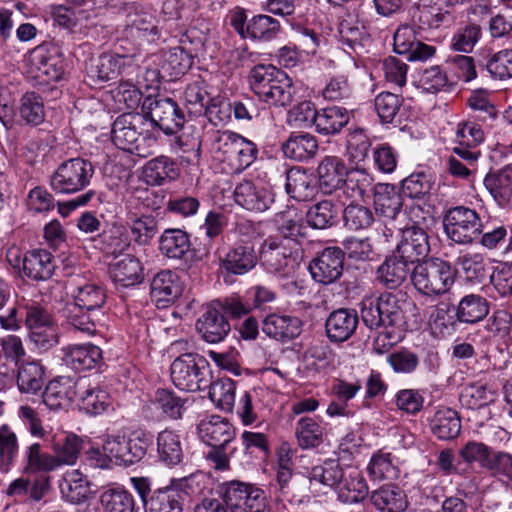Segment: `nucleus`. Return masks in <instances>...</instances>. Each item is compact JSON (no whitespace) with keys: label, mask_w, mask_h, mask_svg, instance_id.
<instances>
[{"label":"nucleus","mask_w":512,"mask_h":512,"mask_svg":"<svg viewBox=\"0 0 512 512\" xmlns=\"http://www.w3.org/2000/svg\"><path fill=\"white\" fill-rule=\"evenodd\" d=\"M295 93L292 79L283 71L261 101L269 106L286 107L292 103Z\"/></svg>","instance_id":"obj_49"},{"label":"nucleus","mask_w":512,"mask_h":512,"mask_svg":"<svg viewBox=\"0 0 512 512\" xmlns=\"http://www.w3.org/2000/svg\"><path fill=\"white\" fill-rule=\"evenodd\" d=\"M110 276L123 287L138 284L143 279V267L138 258L125 255L110 267Z\"/></svg>","instance_id":"obj_38"},{"label":"nucleus","mask_w":512,"mask_h":512,"mask_svg":"<svg viewBox=\"0 0 512 512\" xmlns=\"http://www.w3.org/2000/svg\"><path fill=\"white\" fill-rule=\"evenodd\" d=\"M489 312V301L475 293L464 295L455 307L456 319L465 324L479 323L488 316Z\"/></svg>","instance_id":"obj_28"},{"label":"nucleus","mask_w":512,"mask_h":512,"mask_svg":"<svg viewBox=\"0 0 512 512\" xmlns=\"http://www.w3.org/2000/svg\"><path fill=\"white\" fill-rule=\"evenodd\" d=\"M63 498L73 504L88 500L90 487L87 477L79 470L67 472L59 485Z\"/></svg>","instance_id":"obj_40"},{"label":"nucleus","mask_w":512,"mask_h":512,"mask_svg":"<svg viewBox=\"0 0 512 512\" xmlns=\"http://www.w3.org/2000/svg\"><path fill=\"white\" fill-rule=\"evenodd\" d=\"M104 512H137L138 507L132 493L124 488H109L100 495Z\"/></svg>","instance_id":"obj_47"},{"label":"nucleus","mask_w":512,"mask_h":512,"mask_svg":"<svg viewBox=\"0 0 512 512\" xmlns=\"http://www.w3.org/2000/svg\"><path fill=\"white\" fill-rule=\"evenodd\" d=\"M190 247L189 234L179 228H168L159 238V250L169 259L182 260L190 251Z\"/></svg>","instance_id":"obj_34"},{"label":"nucleus","mask_w":512,"mask_h":512,"mask_svg":"<svg viewBox=\"0 0 512 512\" xmlns=\"http://www.w3.org/2000/svg\"><path fill=\"white\" fill-rule=\"evenodd\" d=\"M125 32L129 37L145 39L148 42H155L161 37L156 17L135 5L128 8Z\"/></svg>","instance_id":"obj_16"},{"label":"nucleus","mask_w":512,"mask_h":512,"mask_svg":"<svg viewBox=\"0 0 512 512\" xmlns=\"http://www.w3.org/2000/svg\"><path fill=\"white\" fill-rule=\"evenodd\" d=\"M398 229L401 231V239L394 252L406 262L421 263L420 260L426 258L430 252L429 237L426 230L418 225Z\"/></svg>","instance_id":"obj_12"},{"label":"nucleus","mask_w":512,"mask_h":512,"mask_svg":"<svg viewBox=\"0 0 512 512\" xmlns=\"http://www.w3.org/2000/svg\"><path fill=\"white\" fill-rule=\"evenodd\" d=\"M484 185L499 205L507 204L512 197V167L506 166L498 172L487 174Z\"/></svg>","instance_id":"obj_42"},{"label":"nucleus","mask_w":512,"mask_h":512,"mask_svg":"<svg viewBox=\"0 0 512 512\" xmlns=\"http://www.w3.org/2000/svg\"><path fill=\"white\" fill-rule=\"evenodd\" d=\"M2 351L5 357L2 366L6 369L2 371V380L7 379V381L13 382L16 368L25 354L20 338L12 335L2 338Z\"/></svg>","instance_id":"obj_61"},{"label":"nucleus","mask_w":512,"mask_h":512,"mask_svg":"<svg viewBox=\"0 0 512 512\" xmlns=\"http://www.w3.org/2000/svg\"><path fill=\"white\" fill-rule=\"evenodd\" d=\"M258 262L257 253L249 243H236L220 258L221 268L228 274L244 275Z\"/></svg>","instance_id":"obj_21"},{"label":"nucleus","mask_w":512,"mask_h":512,"mask_svg":"<svg viewBox=\"0 0 512 512\" xmlns=\"http://www.w3.org/2000/svg\"><path fill=\"white\" fill-rule=\"evenodd\" d=\"M411 279L417 291L429 297L446 294L455 282V271L448 261L430 258L414 266Z\"/></svg>","instance_id":"obj_3"},{"label":"nucleus","mask_w":512,"mask_h":512,"mask_svg":"<svg viewBox=\"0 0 512 512\" xmlns=\"http://www.w3.org/2000/svg\"><path fill=\"white\" fill-rule=\"evenodd\" d=\"M323 435V427L311 417H302L296 423L295 436L302 449L318 447L323 442Z\"/></svg>","instance_id":"obj_55"},{"label":"nucleus","mask_w":512,"mask_h":512,"mask_svg":"<svg viewBox=\"0 0 512 512\" xmlns=\"http://www.w3.org/2000/svg\"><path fill=\"white\" fill-rule=\"evenodd\" d=\"M359 307L362 322L370 330L394 327L402 319L401 302L393 293L365 296Z\"/></svg>","instance_id":"obj_5"},{"label":"nucleus","mask_w":512,"mask_h":512,"mask_svg":"<svg viewBox=\"0 0 512 512\" xmlns=\"http://www.w3.org/2000/svg\"><path fill=\"white\" fill-rule=\"evenodd\" d=\"M372 505L380 512H403L408 502L404 491L397 485H383L370 495Z\"/></svg>","instance_id":"obj_32"},{"label":"nucleus","mask_w":512,"mask_h":512,"mask_svg":"<svg viewBox=\"0 0 512 512\" xmlns=\"http://www.w3.org/2000/svg\"><path fill=\"white\" fill-rule=\"evenodd\" d=\"M443 226L448 239L461 245L475 242L484 229L478 212L466 206L450 208L444 215Z\"/></svg>","instance_id":"obj_7"},{"label":"nucleus","mask_w":512,"mask_h":512,"mask_svg":"<svg viewBox=\"0 0 512 512\" xmlns=\"http://www.w3.org/2000/svg\"><path fill=\"white\" fill-rule=\"evenodd\" d=\"M369 477L375 481L393 480L399 476L396 458L382 451L374 454L367 467Z\"/></svg>","instance_id":"obj_52"},{"label":"nucleus","mask_w":512,"mask_h":512,"mask_svg":"<svg viewBox=\"0 0 512 512\" xmlns=\"http://www.w3.org/2000/svg\"><path fill=\"white\" fill-rule=\"evenodd\" d=\"M281 31L280 22L269 15L259 14L248 21L247 38L260 41H271Z\"/></svg>","instance_id":"obj_57"},{"label":"nucleus","mask_w":512,"mask_h":512,"mask_svg":"<svg viewBox=\"0 0 512 512\" xmlns=\"http://www.w3.org/2000/svg\"><path fill=\"white\" fill-rule=\"evenodd\" d=\"M368 493V485L361 472L347 466L343 481L338 488L339 499L343 503H358L363 501Z\"/></svg>","instance_id":"obj_37"},{"label":"nucleus","mask_w":512,"mask_h":512,"mask_svg":"<svg viewBox=\"0 0 512 512\" xmlns=\"http://www.w3.org/2000/svg\"><path fill=\"white\" fill-rule=\"evenodd\" d=\"M480 66L485 67L491 77L504 80L512 77V49H504L494 53L485 63Z\"/></svg>","instance_id":"obj_64"},{"label":"nucleus","mask_w":512,"mask_h":512,"mask_svg":"<svg viewBox=\"0 0 512 512\" xmlns=\"http://www.w3.org/2000/svg\"><path fill=\"white\" fill-rule=\"evenodd\" d=\"M56 268L53 255L44 249L28 251L23 257V272L34 281H45L52 277Z\"/></svg>","instance_id":"obj_27"},{"label":"nucleus","mask_w":512,"mask_h":512,"mask_svg":"<svg viewBox=\"0 0 512 512\" xmlns=\"http://www.w3.org/2000/svg\"><path fill=\"white\" fill-rule=\"evenodd\" d=\"M337 216V205L331 200H322L308 209L306 221L314 229H327L334 225Z\"/></svg>","instance_id":"obj_56"},{"label":"nucleus","mask_w":512,"mask_h":512,"mask_svg":"<svg viewBox=\"0 0 512 512\" xmlns=\"http://www.w3.org/2000/svg\"><path fill=\"white\" fill-rule=\"evenodd\" d=\"M183 288L179 276L171 270L158 272L151 282V297L158 306L165 307L174 302Z\"/></svg>","instance_id":"obj_23"},{"label":"nucleus","mask_w":512,"mask_h":512,"mask_svg":"<svg viewBox=\"0 0 512 512\" xmlns=\"http://www.w3.org/2000/svg\"><path fill=\"white\" fill-rule=\"evenodd\" d=\"M142 107L148 110L149 127L157 126L165 134L177 133L185 123V115L178 104L167 97H146Z\"/></svg>","instance_id":"obj_9"},{"label":"nucleus","mask_w":512,"mask_h":512,"mask_svg":"<svg viewBox=\"0 0 512 512\" xmlns=\"http://www.w3.org/2000/svg\"><path fill=\"white\" fill-rule=\"evenodd\" d=\"M35 58L37 59L39 72L45 75L48 80L58 81L62 79L66 63L57 47L45 48L44 46H39L35 50Z\"/></svg>","instance_id":"obj_35"},{"label":"nucleus","mask_w":512,"mask_h":512,"mask_svg":"<svg viewBox=\"0 0 512 512\" xmlns=\"http://www.w3.org/2000/svg\"><path fill=\"white\" fill-rule=\"evenodd\" d=\"M82 388L78 390L79 406L87 414L98 415L105 412L109 406V396L106 391L91 387L86 379L82 378Z\"/></svg>","instance_id":"obj_44"},{"label":"nucleus","mask_w":512,"mask_h":512,"mask_svg":"<svg viewBox=\"0 0 512 512\" xmlns=\"http://www.w3.org/2000/svg\"><path fill=\"white\" fill-rule=\"evenodd\" d=\"M346 467H343L337 459H327L322 464L313 466L307 479L309 484L316 481L332 489L339 488L345 475Z\"/></svg>","instance_id":"obj_43"},{"label":"nucleus","mask_w":512,"mask_h":512,"mask_svg":"<svg viewBox=\"0 0 512 512\" xmlns=\"http://www.w3.org/2000/svg\"><path fill=\"white\" fill-rule=\"evenodd\" d=\"M348 170L344 161L337 156L324 157L318 167L319 187L324 194L337 192Z\"/></svg>","instance_id":"obj_25"},{"label":"nucleus","mask_w":512,"mask_h":512,"mask_svg":"<svg viewBox=\"0 0 512 512\" xmlns=\"http://www.w3.org/2000/svg\"><path fill=\"white\" fill-rule=\"evenodd\" d=\"M283 71L273 65L259 64L254 66L249 73V84L252 91L261 100L269 88Z\"/></svg>","instance_id":"obj_60"},{"label":"nucleus","mask_w":512,"mask_h":512,"mask_svg":"<svg viewBox=\"0 0 512 512\" xmlns=\"http://www.w3.org/2000/svg\"><path fill=\"white\" fill-rule=\"evenodd\" d=\"M126 224L130 230L132 239L139 245H147L158 232V221L151 214L128 212Z\"/></svg>","instance_id":"obj_41"},{"label":"nucleus","mask_w":512,"mask_h":512,"mask_svg":"<svg viewBox=\"0 0 512 512\" xmlns=\"http://www.w3.org/2000/svg\"><path fill=\"white\" fill-rule=\"evenodd\" d=\"M144 173L150 183L162 185L177 178L178 168L171 158L161 155L145 165Z\"/></svg>","instance_id":"obj_51"},{"label":"nucleus","mask_w":512,"mask_h":512,"mask_svg":"<svg viewBox=\"0 0 512 512\" xmlns=\"http://www.w3.org/2000/svg\"><path fill=\"white\" fill-rule=\"evenodd\" d=\"M282 151L287 158L305 161L313 158L318 151V142L310 133H292L282 144Z\"/></svg>","instance_id":"obj_36"},{"label":"nucleus","mask_w":512,"mask_h":512,"mask_svg":"<svg viewBox=\"0 0 512 512\" xmlns=\"http://www.w3.org/2000/svg\"><path fill=\"white\" fill-rule=\"evenodd\" d=\"M94 174L92 163L83 158H72L63 162L50 178L53 191L71 194L83 190Z\"/></svg>","instance_id":"obj_8"},{"label":"nucleus","mask_w":512,"mask_h":512,"mask_svg":"<svg viewBox=\"0 0 512 512\" xmlns=\"http://www.w3.org/2000/svg\"><path fill=\"white\" fill-rule=\"evenodd\" d=\"M376 212L389 220H397L402 214L403 197L394 185L378 183L373 188Z\"/></svg>","instance_id":"obj_24"},{"label":"nucleus","mask_w":512,"mask_h":512,"mask_svg":"<svg viewBox=\"0 0 512 512\" xmlns=\"http://www.w3.org/2000/svg\"><path fill=\"white\" fill-rule=\"evenodd\" d=\"M131 58L124 55L103 53L92 57L86 63L87 76L93 81H109L121 75L125 67H130Z\"/></svg>","instance_id":"obj_17"},{"label":"nucleus","mask_w":512,"mask_h":512,"mask_svg":"<svg viewBox=\"0 0 512 512\" xmlns=\"http://www.w3.org/2000/svg\"><path fill=\"white\" fill-rule=\"evenodd\" d=\"M234 199L246 210L264 212L273 204L274 195L262 183L245 180L236 186Z\"/></svg>","instance_id":"obj_14"},{"label":"nucleus","mask_w":512,"mask_h":512,"mask_svg":"<svg viewBox=\"0 0 512 512\" xmlns=\"http://www.w3.org/2000/svg\"><path fill=\"white\" fill-rule=\"evenodd\" d=\"M262 331L270 338L287 343L302 332V321L291 315L272 313L262 321Z\"/></svg>","instance_id":"obj_22"},{"label":"nucleus","mask_w":512,"mask_h":512,"mask_svg":"<svg viewBox=\"0 0 512 512\" xmlns=\"http://www.w3.org/2000/svg\"><path fill=\"white\" fill-rule=\"evenodd\" d=\"M312 181L311 175L298 167H293L286 173L285 189L293 198L305 201L314 194Z\"/></svg>","instance_id":"obj_53"},{"label":"nucleus","mask_w":512,"mask_h":512,"mask_svg":"<svg viewBox=\"0 0 512 512\" xmlns=\"http://www.w3.org/2000/svg\"><path fill=\"white\" fill-rule=\"evenodd\" d=\"M82 445V439L74 433L63 432L53 436L51 440V450L60 467L75 465Z\"/></svg>","instance_id":"obj_30"},{"label":"nucleus","mask_w":512,"mask_h":512,"mask_svg":"<svg viewBox=\"0 0 512 512\" xmlns=\"http://www.w3.org/2000/svg\"><path fill=\"white\" fill-rule=\"evenodd\" d=\"M95 242L97 248L109 255L120 254L129 246L125 230L120 225H112L104 229L98 234Z\"/></svg>","instance_id":"obj_58"},{"label":"nucleus","mask_w":512,"mask_h":512,"mask_svg":"<svg viewBox=\"0 0 512 512\" xmlns=\"http://www.w3.org/2000/svg\"><path fill=\"white\" fill-rule=\"evenodd\" d=\"M461 431V421L456 411L444 408L436 412L432 432L440 440H452L456 438Z\"/></svg>","instance_id":"obj_50"},{"label":"nucleus","mask_w":512,"mask_h":512,"mask_svg":"<svg viewBox=\"0 0 512 512\" xmlns=\"http://www.w3.org/2000/svg\"><path fill=\"white\" fill-rule=\"evenodd\" d=\"M159 459L168 466H175L183 459V450L179 435L171 430L161 431L157 436Z\"/></svg>","instance_id":"obj_48"},{"label":"nucleus","mask_w":512,"mask_h":512,"mask_svg":"<svg viewBox=\"0 0 512 512\" xmlns=\"http://www.w3.org/2000/svg\"><path fill=\"white\" fill-rule=\"evenodd\" d=\"M197 429L200 439L210 447H226L236 435L233 425L218 415L201 420Z\"/></svg>","instance_id":"obj_20"},{"label":"nucleus","mask_w":512,"mask_h":512,"mask_svg":"<svg viewBox=\"0 0 512 512\" xmlns=\"http://www.w3.org/2000/svg\"><path fill=\"white\" fill-rule=\"evenodd\" d=\"M208 395L210 400L219 408L230 411L235 402V383L229 378L210 380Z\"/></svg>","instance_id":"obj_63"},{"label":"nucleus","mask_w":512,"mask_h":512,"mask_svg":"<svg viewBox=\"0 0 512 512\" xmlns=\"http://www.w3.org/2000/svg\"><path fill=\"white\" fill-rule=\"evenodd\" d=\"M250 310L239 298L214 300L203 307V312L196 322V329L207 343L222 342L231 331L227 315L241 317Z\"/></svg>","instance_id":"obj_2"},{"label":"nucleus","mask_w":512,"mask_h":512,"mask_svg":"<svg viewBox=\"0 0 512 512\" xmlns=\"http://www.w3.org/2000/svg\"><path fill=\"white\" fill-rule=\"evenodd\" d=\"M148 120L140 113H123L112 126V141L116 147L133 153V150L148 126Z\"/></svg>","instance_id":"obj_11"},{"label":"nucleus","mask_w":512,"mask_h":512,"mask_svg":"<svg viewBox=\"0 0 512 512\" xmlns=\"http://www.w3.org/2000/svg\"><path fill=\"white\" fill-rule=\"evenodd\" d=\"M102 359V350L91 343L73 344L61 348L64 365L76 372L93 369Z\"/></svg>","instance_id":"obj_19"},{"label":"nucleus","mask_w":512,"mask_h":512,"mask_svg":"<svg viewBox=\"0 0 512 512\" xmlns=\"http://www.w3.org/2000/svg\"><path fill=\"white\" fill-rule=\"evenodd\" d=\"M456 264L460 267L466 280L480 283L488 276V264L486 258L481 253H465L460 255Z\"/></svg>","instance_id":"obj_59"},{"label":"nucleus","mask_w":512,"mask_h":512,"mask_svg":"<svg viewBox=\"0 0 512 512\" xmlns=\"http://www.w3.org/2000/svg\"><path fill=\"white\" fill-rule=\"evenodd\" d=\"M159 74L162 78L174 80L184 75L193 65L194 56L182 46L161 52Z\"/></svg>","instance_id":"obj_26"},{"label":"nucleus","mask_w":512,"mask_h":512,"mask_svg":"<svg viewBox=\"0 0 512 512\" xmlns=\"http://www.w3.org/2000/svg\"><path fill=\"white\" fill-rule=\"evenodd\" d=\"M14 380L22 393H36L44 384V369L36 362L18 365L14 373Z\"/></svg>","instance_id":"obj_45"},{"label":"nucleus","mask_w":512,"mask_h":512,"mask_svg":"<svg viewBox=\"0 0 512 512\" xmlns=\"http://www.w3.org/2000/svg\"><path fill=\"white\" fill-rule=\"evenodd\" d=\"M106 302L103 287L87 283L73 293V302L67 303L63 313L69 325L87 335H94L100 321L101 308Z\"/></svg>","instance_id":"obj_1"},{"label":"nucleus","mask_w":512,"mask_h":512,"mask_svg":"<svg viewBox=\"0 0 512 512\" xmlns=\"http://www.w3.org/2000/svg\"><path fill=\"white\" fill-rule=\"evenodd\" d=\"M372 182V177L364 170L348 171L338 191L347 198L356 200L373 190Z\"/></svg>","instance_id":"obj_54"},{"label":"nucleus","mask_w":512,"mask_h":512,"mask_svg":"<svg viewBox=\"0 0 512 512\" xmlns=\"http://www.w3.org/2000/svg\"><path fill=\"white\" fill-rule=\"evenodd\" d=\"M411 265L413 264L404 261L394 252L378 267L376 279L386 288L396 289L407 279Z\"/></svg>","instance_id":"obj_29"},{"label":"nucleus","mask_w":512,"mask_h":512,"mask_svg":"<svg viewBox=\"0 0 512 512\" xmlns=\"http://www.w3.org/2000/svg\"><path fill=\"white\" fill-rule=\"evenodd\" d=\"M349 119L347 109L331 106L318 110L314 126L319 134L334 135L348 124Z\"/></svg>","instance_id":"obj_39"},{"label":"nucleus","mask_w":512,"mask_h":512,"mask_svg":"<svg viewBox=\"0 0 512 512\" xmlns=\"http://www.w3.org/2000/svg\"><path fill=\"white\" fill-rule=\"evenodd\" d=\"M82 378L58 377L48 383L42 395L43 403L52 411L66 409L77 399Z\"/></svg>","instance_id":"obj_13"},{"label":"nucleus","mask_w":512,"mask_h":512,"mask_svg":"<svg viewBox=\"0 0 512 512\" xmlns=\"http://www.w3.org/2000/svg\"><path fill=\"white\" fill-rule=\"evenodd\" d=\"M394 51L405 55L408 61H425L435 54V47L427 45L416 38L414 27L403 25L399 27L393 37Z\"/></svg>","instance_id":"obj_15"},{"label":"nucleus","mask_w":512,"mask_h":512,"mask_svg":"<svg viewBox=\"0 0 512 512\" xmlns=\"http://www.w3.org/2000/svg\"><path fill=\"white\" fill-rule=\"evenodd\" d=\"M364 36V26L359 21L358 14L355 11H347L341 17L338 26V38L343 45V49H350L354 52L362 49Z\"/></svg>","instance_id":"obj_33"},{"label":"nucleus","mask_w":512,"mask_h":512,"mask_svg":"<svg viewBox=\"0 0 512 512\" xmlns=\"http://www.w3.org/2000/svg\"><path fill=\"white\" fill-rule=\"evenodd\" d=\"M170 373L173 384L187 392L207 389L212 378L209 363L196 353H186L176 358L171 364Z\"/></svg>","instance_id":"obj_4"},{"label":"nucleus","mask_w":512,"mask_h":512,"mask_svg":"<svg viewBox=\"0 0 512 512\" xmlns=\"http://www.w3.org/2000/svg\"><path fill=\"white\" fill-rule=\"evenodd\" d=\"M359 324V315L355 309L339 308L332 311L326 319L325 330L333 343H342L353 336Z\"/></svg>","instance_id":"obj_18"},{"label":"nucleus","mask_w":512,"mask_h":512,"mask_svg":"<svg viewBox=\"0 0 512 512\" xmlns=\"http://www.w3.org/2000/svg\"><path fill=\"white\" fill-rule=\"evenodd\" d=\"M457 17V9L450 8L437 0L421 9L419 21L430 28L450 27Z\"/></svg>","instance_id":"obj_46"},{"label":"nucleus","mask_w":512,"mask_h":512,"mask_svg":"<svg viewBox=\"0 0 512 512\" xmlns=\"http://www.w3.org/2000/svg\"><path fill=\"white\" fill-rule=\"evenodd\" d=\"M184 501L182 490L174 486L159 488L146 502L145 512H182Z\"/></svg>","instance_id":"obj_31"},{"label":"nucleus","mask_w":512,"mask_h":512,"mask_svg":"<svg viewBox=\"0 0 512 512\" xmlns=\"http://www.w3.org/2000/svg\"><path fill=\"white\" fill-rule=\"evenodd\" d=\"M255 486L238 480H232L221 483L217 487V493L223 500L224 505L230 512H242L239 509V502L244 496L252 490Z\"/></svg>","instance_id":"obj_62"},{"label":"nucleus","mask_w":512,"mask_h":512,"mask_svg":"<svg viewBox=\"0 0 512 512\" xmlns=\"http://www.w3.org/2000/svg\"><path fill=\"white\" fill-rule=\"evenodd\" d=\"M260 259L268 272L282 277L294 274L300 264L299 249L280 236H268L263 241Z\"/></svg>","instance_id":"obj_6"},{"label":"nucleus","mask_w":512,"mask_h":512,"mask_svg":"<svg viewBox=\"0 0 512 512\" xmlns=\"http://www.w3.org/2000/svg\"><path fill=\"white\" fill-rule=\"evenodd\" d=\"M311 277L317 283H335L344 271V252L340 247L331 246L318 252L308 266Z\"/></svg>","instance_id":"obj_10"}]
</instances>
